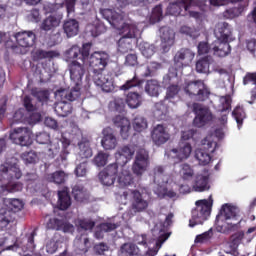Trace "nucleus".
<instances>
[{"label": "nucleus", "instance_id": "1", "mask_svg": "<svg viewBox=\"0 0 256 256\" xmlns=\"http://www.w3.org/2000/svg\"><path fill=\"white\" fill-rule=\"evenodd\" d=\"M100 14L114 29H118L122 33V37L118 41L119 53H129L133 51L135 43H137V26L123 22V14L113 9H100Z\"/></svg>", "mask_w": 256, "mask_h": 256}, {"label": "nucleus", "instance_id": "2", "mask_svg": "<svg viewBox=\"0 0 256 256\" xmlns=\"http://www.w3.org/2000/svg\"><path fill=\"white\" fill-rule=\"evenodd\" d=\"M68 71L70 73V79L75 84V87H73L71 91L59 90L58 95L64 97L67 101H75L81 97V85L86 71L85 62L81 63L77 60L71 61L68 64Z\"/></svg>", "mask_w": 256, "mask_h": 256}, {"label": "nucleus", "instance_id": "3", "mask_svg": "<svg viewBox=\"0 0 256 256\" xmlns=\"http://www.w3.org/2000/svg\"><path fill=\"white\" fill-rule=\"evenodd\" d=\"M240 223L241 221L237 220V208L224 204L216 216V231L218 233H229V231H235Z\"/></svg>", "mask_w": 256, "mask_h": 256}, {"label": "nucleus", "instance_id": "4", "mask_svg": "<svg viewBox=\"0 0 256 256\" xmlns=\"http://www.w3.org/2000/svg\"><path fill=\"white\" fill-rule=\"evenodd\" d=\"M217 40L212 43V53L215 57H227L231 55V45L229 44V37H231V28L229 23L223 22L218 24L215 30Z\"/></svg>", "mask_w": 256, "mask_h": 256}, {"label": "nucleus", "instance_id": "5", "mask_svg": "<svg viewBox=\"0 0 256 256\" xmlns=\"http://www.w3.org/2000/svg\"><path fill=\"white\" fill-rule=\"evenodd\" d=\"M183 91L185 95L190 99H194V101H198V103H204V101L211 97V89L201 79L185 82Z\"/></svg>", "mask_w": 256, "mask_h": 256}, {"label": "nucleus", "instance_id": "6", "mask_svg": "<svg viewBox=\"0 0 256 256\" xmlns=\"http://www.w3.org/2000/svg\"><path fill=\"white\" fill-rule=\"evenodd\" d=\"M189 139H193V130L182 132L179 146L177 148L171 149L168 152V157L173 159L174 163H182V161H186L188 157H191L193 147L189 142H183L189 141Z\"/></svg>", "mask_w": 256, "mask_h": 256}, {"label": "nucleus", "instance_id": "7", "mask_svg": "<svg viewBox=\"0 0 256 256\" xmlns=\"http://www.w3.org/2000/svg\"><path fill=\"white\" fill-rule=\"evenodd\" d=\"M195 209L192 210V218L189 220V227H195V225H203L209 215H211V205L207 200H198L195 202Z\"/></svg>", "mask_w": 256, "mask_h": 256}, {"label": "nucleus", "instance_id": "8", "mask_svg": "<svg viewBox=\"0 0 256 256\" xmlns=\"http://www.w3.org/2000/svg\"><path fill=\"white\" fill-rule=\"evenodd\" d=\"M192 111L195 115L193 120L194 127H205V125L213 121V113L211 112L209 107L203 104L194 102L192 104Z\"/></svg>", "mask_w": 256, "mask_h": 256}, {"label": "nucleus", "instance_id": "9", "mask_svg": "<svg viewBox=\"0 0 256 256\" xmlns=\"http://www.w3.org/2000/svg\"><path fill=\"white\" fill-rule=\"evenodd\" d=\"M33 131L28 127L14 128L9 133V139L14 145H20V147H29L33 144Z\"/></svg>", "mask_w": 256, "mask_h": 256}, {"label": "nucleus", "instance_id": "10", "mask_svg": "<svg viewBox=\"0 0 256 256\" xmlns=\"http://www.w3.org/2000/svg\"><path fill=\"white\" fill-rule=\"evenodd\" d=\"M91 43H85L82 45V48L78 45H73L68 50L65 51L64 57L66 58V61H81L82 63H85L87 59H89V55L91 53Z\"/></svg>", "mask_w": 256, "mask_h": 256}, {"label": "nucleus", "instance_id": "11", "mask_svg": "<svg viewBox=\"0 0 256 256\" xmlns=\"http://www.w3.org/2000/svg\"><path fill=\"white\" fill-rule=\"evenodd\" d=\"M0 173L5 175L8 181L19 180L23 177V172L19 168V160L17 158H11L5 164L0 165Z\"/></svg>", "mask_w": 256, "mask_h": 256}, {"label": "nucleus", "instance_id": "12", "mask_svg": "<svg viewBox=\"0 0 256 256\" xmlns=\"http://www.w3.org/2000/svg\"><path fill=\"white\" fill-rule=\"evenodd\" d=\"M88 63L92 73L99 71H105V68L109 64V54L107 52H94L88 58Z\"/></svg>", "mask_w": 256, "mask_h": 256}, {"label": "nucleus", "instance_id": "13", "mask_svg": "<svg viewBox=\"0 0 256 256\" xmlns=\"http://www.w3.org/2000/svg\"><path fill=\"white\" fill-rule=\"evenodd\" d=\"M147 167H149V152L145 149H139L132 165V171L134 175L141 177L147 171Z\"/></svg>", "mask_w": 256, "mask_h": 256}, {"label": "nucleus", "instance_id": "14", "mask_svg": "<svg viewBox=\"0 0 256 256\" xmlns=\"http://www.w3.org/2000/svg\"><path fill=\"white\" fill-rule=\"evenodd\" d=\"M193 59H195V52H192L189 48L180 49L174 56V65L176 70L183 69V67L191 65Z\"/></svg>", "mask_w": 256, "mask_h": 256}, {"label": "nucleus", "instance_id": "15", "mask_svg": "<svg viewBox=\"0 0 256 256\" xmlns=\"http://www.w3.org/2000/svg\"><path fill=\"white\" fill-rule=\"evenodd\" d=\"M131 209L134 213H145L149 209V200L143 197L139 190H131Z\"/></svg>", "mask_w": 256, "mask_h": 256}, {"label": "nucleus", "instance_id": "16", "mask_svg": "<svg viewBox=\"0 0 256 256\" xmlns=\"http://www.w3.org/2000/svg\"><path fill=\"white\" fill-rule=\"evenodd\" d=\"M151 139L159 147L171 139V134H169L166 126L157 124L151 131Z\"/></svg>", "mask_w": 256, "mask_h": 256}, {"label": "nucleus", "instance_id": "17", "mask_svg": "<svg viewBox=\"0 0 256 256\" xmlns=\"http://www.w3.org/2000/svg\"><path fill=\"white\" fill-rule=\"evenodd\" d=\"M92 73V79L95 85H97V87H101L102 91H104L105 93H111V91L115 89V86H113V80L111 79V76L103 74V71Z\"/></svg>", "mask_w": 256, "mask_h": 256}, {"label": "nucleus", "instance_id": "18", "mask_svg": "<svg viewBox=\"0 0 256 256\" xmlns=\"http://www.w3.org/2000/svg\"><path fill=\"white\" fill-rule=\"evenodd\" d=\"M114 126L120 129V137L127 141L131 137V122L124 116L117 115L113 118Z\"/></svg>", "mask_w": 256, "mask_h": 256}, {"label": "nucleus", "instance_id": "19", "mask_svg": "<svg viewBox=\"0 0 256 256\" xmlns=\"http://www.w3.org/2000/svg\"><path fill=\"white\" fill-rule=\"evenodd\" d=\"M102 140L101 145L105 151H113L115 147H117V136H115V132L113 131V128L106 127L102 131Z\"/></svg>", "mask_w": 256, "mask_h": 256}, {"label": "nucleus", "instance_id": "20", "mask_svg": "<svg viewBox=\"0 0 256 256\" xmlns=\"http://www.w3.org/2000/svg\"><path fill=\"white\" fill-rule=\"evenodd\" d=\"M160 37L162 40V49L168 51L170 47H173L175 43V33L171 28L163 26L160 28Z\"/></svg>", "mask_w": 256, "mask_h": 256}, {"label": "nucleus", "instance_id": "21", "mask_svg": "<svg viewBox=\"0 0 256 256\" xmlns=\"http://www.w3.org/2000/svg\"><path fill=\"white\" fill-rule=\"evenodd\" d=\"M15 37L20 47H33L37 39L33 31L18 32Z\"/></svg>", "mask_w": 256, "mask_h": 256}, {"label": "nucleus", "instance_id": "22", "mask_svg": "<svg viewBox=\"0 0 256 256\" xmlns=\"http://www.w3.org/2000/svg\"><path fill=\"white\" fill-rule=\"evenodd\" d=\"M37 236V231L33 230L31 233L25 234L22 241L18 242L22 251L33 253L35 251V237Z\"/></svg>", "mask_w": 256, "mask_h": 256}, {"label": "nucleus", "instance_id": "23", "mask_svg": "<svg viewBox=\"0 0 256 256\" xmlns=\"http://www.w3.org/2000/svg\"><path fill=\"white\" fill-rule=\"evenodd\" d=\"M193 189L198 193L209 191V189H211V186L209 185V176L197 174L194 179Z\"/></svg>", "mask_w": 256, "mask_h": 256}, {"label": "nucleus", "instance_id": "24", "mask_svg": "<svg viewBox=\"0 0 256 256\" xmlns=\"http://www.w3.org/2000/svg\"><path fill=\"white\" fill-rule=\"evenodd\" d=\"M63 30L67 37H75L79 33V21L76 19L66 20L63 24Z\"/></svg>", "mask_w": 256, "mask_h": 256}, {"label": "nucleus", "instance_id": "25", "mask_svg": "<svg viewBox=\"0 0 256 256\" xmlns=\"http://www.w3.org/2000/svg\"><path fill=\"white\" fill-rule=\"evenodd\" d=\"M71 203V195H69V191H58V209H60V211H67V209L71 207Z\"/></svg>", "mask_w": 256, "mask_h": 256}, {"label": "nucleus", "instance_id": "26", "mask_svg": "<svg viewBox=\"0 0 256 256\" xmlns=\"http://www.w3.org/2000/svg\"><path fill=\"white\" fill-rule=\"evenodd\" d=\"M249 83H253V85H255V87L250 91L251 100L248 101L250 105H253L256 101V72H247L244 76L243 85H249Z\"/></svg>", "mask_w": 256, "mask_h": 256}, {"label": "nucleus", "instance_id": "27", "mask_svg": "<svg viewBox=\"0 0 256 256\" xmlns=\"http://www.w3.org/2000/svg\"><path fill=\"white\" fill-rule=\"evenodd\" d=\"M86 30L92 37H99V35H103V33L107 31V26L101 21H96L92 24H88Z\"/></svg>", "mask_w": 256, "mask_h": 256}, {"label": "nucleus", "instance_id": "28", "mask_svg": "<svg viewBox=\"0 0 256 256\" xmlns=\"http://www.w3.org/2000/svg\"><path fill=\"white\" fill-rule=\"evenodd\" d=\"M79 152L78 156L80 159H89L93 157V149H91V144L88 140H81L78 143Z\"/></svg>", "mask_w": 256, "mask_h": 256}, {"label": "nucleus", "instance_id": "29", "mask_svg": "<svg viewBox=\"0 0 256 256\" xmlns=\"http://www.w3.org/2000/svg\"><path fill=\"white\" fill-rule=\"evenodd\" d=\"M46 181L55 183L56 185H63L67 181V174L63 170H59L46 175Z\"/></svg>", "mask_w": 256, "mask_h": 256}, {"label": "nucleus", "instance_id": "30", "mask_svg": "<svg viewBox=\"0 0 256 256\" xmlns=\"http://www.w3.org/2000/svg\"><path fill=\"white\" fill-rule=\"evenodd\" d=\"M126 103L130 109H137L138 107H141L143 97L137 92H130L127 94Z\"/></svg>", "mask_w": 256, "mask_h": 256}, {"label": "nucleus", "instance_id": "31", "mask_svg": "<svg viewBox=\"0 0 256 256\" xmlns=\"http://www.w3.org/2000/svg\"><path fill=\"white\" fill-rule=\"evenodd\" d=\"M117 227H119V225L115 223H109V222L101 223L98 226L99 230H97L94 235L96 239H103V233H111V231H115Z\"/></svg>", "mask_w": 256, "mask_h": 256}, {"label": "nucleus", "instance_id": "32", "mask_svg": "<svg viewBox=\"0 0 256 256\" xmlns=\"http://www.w3.org/2000/svg\"><path fill=\"white\" fill-rule=\"evenodd\" d=\"M55 57H59V53L53 50L46 51V50L38 49L33 54L34 61H41L43 59H55Z\"/></svg>", "mask_w": 256, "mask_h": 256}, {"label": "nucleus", "instance_id": "33", "mask_svg": "<svg viewBox=\"0 0 256 256\" xmlns=\"http://www.w3.org/2000/svg\"><path fill=\"white\" fill-rule=\"evenodd\" d=\"M13 221V212L7 208L0 209V229H5Z\"/></svg>", "mask_w": 256, "mask_h": 256}, {"label": "nucleus", "instance_id": "34", "mask_svg": "<svg viewBox=\"0 0 256 256\" xmlns=\"http://www.w3.org/2000/svg\"><path fill=\"white\" fill-rule=\"evenodd\" d=\"M55 112L59 117H67V115H71L73 112V106H71V103L69 102H59L56 104Z\"/></svg>", "mask_w": 256, "mask_h": 256}, {"label": "nucleus", "instance_id": "35", "mask_svg": "<svg viewBox=\"0 0 256 256\" xmlns=\"http://www.w3.org/2000/svg\"><path fill=\"white\" fill-rule=\"evenodd\" d=\"M159 89L161 85L157 80H148L145 85V91L150 97H159Z\"/></svg>", "mask_w": 256, "mask_h": 256}, {"label": "nucleus", "instance_id": "36", "mask_svg": "<svg viewBox=\"0 0 256 256\" xmlns=\"http://www.w3.org/2000/svg\"><path fill=\"white\" fill-rule=\"evenodd\" d=\"M213 58L211 56H205L196 62L197 73H209V67Z\"/></svg>", "mask_w": 256, "mask_h": 256}, {"label": "nucleus", "instance_id": "37", "mask_svg": "<svg viewBox=\"0 0 256 256\" xmlns=\"http://www.w3.org/2000/svg\"><path fill=\"white\" fill-rule=\"evenodd\" d=\"M201 146L204 152L206 153H215V149H217V142H215L213 140V136H206L202 142H201Z\"/></svg>", "mask_w": 256, "mask_h": 256}, {"label": "nucleus", "instance_id": "38", "mask_svg": "<svg viewBox=\"0 0 256 256\" xmlns=\"http://www.w3.org/2000/svg\"><path fill=\"white\" fill-rule=\"evenodd\" d=\"M121 255L137 256L139 255V247L133 243H125L120 247Z\"/></svg>", "mask_w": 256, "mask_h": 256}, {"label": "nucleus", "instance_id": "39", "mask_svg": "<svg viewBox=\"0 0 256 256\" xmlns=\"http://www.w3.org/2000/svg\"><path fill=\"white\" fill-rule=\"evenodd\" d=\"M55 27H59V20L55 16H49L43 20L41 29L43 31H51L55 29Z\"/></svg>", "mask_w": 256, "mask_h": 256}, {"label": "nucleus", "instance_id": "40", "mask_svg": "<svg viewBox=\"0 0 256 256\" xmlns=\"http://www.w3.org/2000/svg\"><path fill=\"white\" fill-rule=\"evenodd\" d=\"M132 127L136 133H142V131H145L148 127L147 119L143 116H137L132 122Z\"/></svg>", "mask_w": 256, "mask_h": 256}, {"label": "nucleus", "instance_id": "41", "mask_svg": "<svg viewBox=\"0 0 256 256\" xmlns=\"http://www.w3.org/2000/svg\"><path fill=\"white\" fill-rule=\"evenodd\" d=\"M135 155V147L126 145L120 149V157H124L125 161H123L124 165H127L133 156Z\"/></svg>", "mask_w": 256, "mask_h": 256}, {"label": "nucleus", "instance_id": "42", "mask_svg": "<svg viewBox=\"0 0 256 256\" xmlns=\"http://www.w3.org/2000/svg\"><path fill=\"white\" fill-rule=\"evenodd\" d=\"M195 159L199 162V165L205 167L211 163V155L208 152H205L203 149H198L195 152Z\"/></svg>", "mask_w": 256, "mask_h": 256}, {"label": "nucleus", "instance_id": "43", "mask_svg": "<svg viewBox=\"0 0 256 256\" xmlns=\"http://www.w3.org/2000/svg\"><path fill=\"white\" fill-rule=\"evenodd\" d=\"M181 91V86L179 84H170L166 89L165 99L167 101H173L176 97H179V92Z\"/></svg>", "mask_w": 256, "mask_h": 256}, {"label": "nucleus", "instance_id": "44", "mask_svg": "<svg viewBox=\"0 0 256 256\" xmlns=\"http://www.w3.org/2000/svg\"><path fill=\"white\" fill-rule=\"evenodd\" d=\"M109 110L114 113H121L123 109H125V101L122 98H115L114 100L110 101Z\"/></svg>", "mask_w": 256, "mask_h": 256}, {"label": "nucleus", "instance_id": "45", "mask_svg": "<svg viewBox=\"0 0 256 256\" xmlns=\"http://www.w3.org/2000/svg\"><path fill=\"white\" fill-rule=\"evenodd\" d=\"M159 69H163V64L159 62H150L145 67V77H153L155 75L156 71H159Z\"/></svg>", "mask_w": 256, "mask_h": 256}, {"label": "nucleus", "instance_id": "46", "mask_svg": "<svg viewBox=\"0 0 256 256\" xmlns=\"http://www.w3.org/2000/svg\"><path fill=\"white\" fill-rule=\"evenodd\" d=\"M107 161H109V154L100 151L93 158V163L96 167H105L107 165Z\"/></svg>", "mask_w": 256, "mask_h": 256}, {"label": "nucleus", "instance_id": "47", "mask_svg": "<svg viewBox=\"0 0 256 256\" xmlns=\"http://www.w3.org/2000/svg\"><path fill=\"white\" fill-rule=\"evenodd\" d=\"M232 115L235 118L238 127H241V125H243V120L246 117L245 109L243 108V106H237L233 110Z\"/></svg>", "mask_w": 256, "mask_h": 256}, {"label": "nucleus", "instance_id": "48", "mask_svg": "<svg viewBox=\"0 0 256 256\" xmlns=\"http://www.w3.org/2000/svg\"><path fill=\"white\" fill-rule=\"evenodd\" d=\"M98 178L100 183H102V185H105L106 187H111V185H114L115 180L117 179V178H114V176H111L110 174H106L103 171L99 172Z\"/></svg>", "mask_w": 256, "mask_h": 256}, {"label": "nucleus", "instance_id": "49", "mask_svg": "<svg viewBox=\"0 0 256 256\" xmlns=\"http://www.w3.org/2000/svg\"><path fill=\"white\" fill-rule=\"evenodd\" d=\"M180 175L184 181H189V179H193V175H195V171L189 164H182L180 169Z\"/></svg>", "mask_w": 256, "mask_h": 256}, {"label": "nucleus", "instance_id": "50", "mask_svg": "<svg viewBox=\"0 0 256 256\" xmlns=\"http://www.w3.org/2000/svg\"><path fill=\"white\" fill-rule=\"evenodd\" d=\"M26 119H27V116H25V110L19 109L14 113L11 119L10 125L13 126V125H19V123H25Z\"/></svg>", "mask_w": 256, "mask_h": 256}, {"label": "nucleus", "instance_id": "51", "mask_svg": "<svg viewBox=\"0 0 256 256\" xmlns=\"http://www.w3.org/2000/svg\"><path fill=\"white\" fill-rule=\"evenodd\" d=\"M154 183L161 185L163 183V178L165 177V168L163 166L154 167L153 171Z\"/></svg>", "mask_w": 256, "mask_h": 256}, {"label": "nucleus", "instance_id": "52", "mask_svg": "<svg viewBox=\"0 0 256 256\" xmlns=\"http://www.w3.org/2000/svg\"><path fill=\"white\" fill-rule=\"evenodd\" d=\"M163 19V6L157 5L153 8L150 21L152 23H159Z\"/></svg>", "mask_w": 256, "mask_h": 256}, {"label": "nucleus", "instance_id": "53", "mask_svg": "<svg viewBox=\"0 0 256 256\" xmlns=\"http://www.w3.org/2000/svg\"><path fill=\"white\" fill-rule=\"evenodd\" d=\"M166 113L167 108L165 107V104L162 102H157L155 104L154 117H156L158 120L165 119Z\"/></svg>", "mask_w": 256, "mask_h": 256}, {"label": "nucleus", "instance_id": "54", "mask_svg": "<svg viewBox=\"0 0 256 256\" xmlns=\"http://www.w3.org/2000/svg\"><path fill=\"white\" fill-rule=\"evenodd\" d=\"M24 204L23 201L14 198L12 200H10L9 206L7 207V209H9V211H11L13 213V215H15V213H19V211H21V209H23Z\"/></svg>", "mask_w": 256, "mask_h": 256}, {"label": "nucleus", "instance_id": "55", "mask_svg": "<svg viewBox=\"0 0 256 256\" xmlns=\"http://www.w3.org/2000/svg\"><path fill=\"white\" fill-rule=\"evenodd\" d=\"M72 195L75 201H83L85 199V188L79 185L74 186L72 188Z\"/></svg>", "mask_w": 256, "mask_h": 256}, {"label": "nucleus", "instance_id": "56", "mask_svg": "<svg viewBox=\"0 0 256 256\" xmlns=\"http://www.w3.org/2000/svg\"><path fill=\"white\" fill-rule=\"evenodd\" d=\"M241 13H243L242 7H233V8L227 9L224 12V17L225 19H235V17H239Z\"/></svg>", "mask_w": 256, "mask_h": 256}, {"label": "nucleus", "instance_id": "57", "mask_svg": "<svg viewBox=\"0 0 256 256\" xmlns=\"http://www.w3.org/2000/svg\"><path fill=\"white\" fill-rule=\"evenodd\" d=\"M141 85V80L137 76H134L132 79L125 82L124 85L121 86L122 91H129V89H133V87H139Z\"/></svg>", "mask_w": 256, "mask_h": 256}, {"label": "nucleus", "instance_id": "58", "mask_svg": "<svg viewBox=\"0 0 256 256\" xmlns=\"http://www.w3.org/2000/svg\"><path fill=\"white\" fill-rule=\"evenodd\" d=\"M33 95L40 103H48L50 93L49 90H37L33 92Z\"/></svg>", "mask_w": 256, "mask_h": 256}, {"label": "nucleus", "instance_id": "59", "mask_svg": "<svg viewBox=\"0 0 256 256\" xmlns=\"http://www.w3.org/2000/svg\"><path fill=\"white\" fill-rule=\"evenodd\" d=\"M102 172L106 173L107 175H111L115 179H117V174L119 173V164L114 162L109 164L106 168L102 170Z\"/></svg>", "mask_w": 256, "mask_h": 256}, {"label": "nucleus", "instance_id": "60", "mask_svg": "<svg viewBox=\"0 0 256 256\" xmlns=\"http://www.w3.org/2000/svg\"><path fill=\"white\" fill-rule=\"evenodd\" d=\"M62 151L60 153L61 161H67V156L69 155V146L71 145V141L66 138H63L62 141Z\"/></svg>", "mask_w": 256, "mask_h": 256}, {"label": "nucleus", "instance_id": "61", "mask_svg": "<svg viewBox=\"0 0 256 256\" xmlns=\"http://www.w3.org/2000/svg\"><path fill=\"white\" fill-rule=\"evenodd\" d=\"M63 225V220L59 218H50L47 222V229H52L54 231H61V226Z\"/></svg>", "mask_w": 256, "mask_h": 256}, {"label": "nucleus", "instance_id": "62", "mask_svg": "<svg viewBox=\"0 0 256 256\" xmlns=\"http://www.w3.org/2000/svg\"><path fill=\"white\" fill-rule=\"evenodd\" d=\"M21 158L23 159L24 163L27 164H33L37 163V153L30 151V152H24L21 155Z\"/></svg>", "mask_w": 256, "mask_h": 256}, {"label": "nucleus", "instance_id": "63", "mask_svg": "<svg viewBox=\"0 0 256 256\" xmlns=\"http://www.w3.org/2000/svg\"><path fill=\"white\" fill-rule=\"evenodd\" d=\"M220 103H221V108H220L221 113H225V111H230L231 96H222L220 98Z\"/></svg>", "mask_w": 256, "mask_h": 256}, {"label": "nucleus", "instance_id": "64", "mask_svg": "<svg viewBox=\"0 0 256 256\" xmlns=\"http://www.w3.org/2000/svg\"><path fill=\"white\" fill-rule=\"evenodd\" d=\"M6 191H8V193H17L19 191H23V183L21 182H9L6 185Z\"/></svg>", "mask_w": 256, "mask_h": 256}]
</instances>
